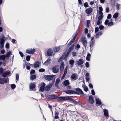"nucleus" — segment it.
Masks as SVG:
<instances>
[{"label":"nucleus","instance_id":"nucleus-1","mask_svg":"<svg viewBox=\"0 0 121 121\" xmlns=\"http://www.w3.org/2000/svg\"><path fill=\"white\" fill-rule=\"evenodd\" d=\"M59 99L62 100H69L72 101L74 103L76 104L77 103V101L71 98L69 96L60 97L59 98Z\"/></svg>","mask_w":121,"mask_h":121},{"label":"nucleus","instance_id":"nucleus-2","mask_svg":"<svg viewBox=\"0 0 121 121\" xmlns=\"http://www.w3.org/2000/svg\"><path fill=\"white\" fill-rule=\"evenodd\" d=\"M5 37L3 35H2L0 38V48H1L4 47V42Z\"/></svg>","mask_w":121,"mask_h":121},{"label":"nucleus","instance_id":"nucleus-3","mask_svg":"<svg viewBox=\"0 0 121 121\" xmlns=\"http://www.w3.org/2000/svg\"><path fill=\"white\" fill-rule=\"evenodd\" d=\"M81 42L85 48H86L87 44V42L85 37H82L81 39Z\"/></svg>","mask_w":121,"mask_h":121},{"label":"nucleus","instance_id":"nucleus-4","mask_svg":"<svg viewBox=\"0 0 121 121\" xmlns=\"http://www.w3.org/2000/svg\"><path fill=\"white\" fill-rule=\"evenodd\" d=\"M59 67L58 65H56L52 68L53 71L55 73H57L59 71Z\"/></svg>","mask_w":121,"mask_h":121},{"label":"nucleus","instance_id":"nucleus-5","mask_svg":"<svg viewBox=\"0 0 121 121\" xmlns=\"http://www.w3.org/2000/svg\"><path fill=\"white\" fill-rule=\"evenodd\" d=\"M54 76L55 75H45L44 76V78L46 80L50 81L53 79Z\"/></svg>","mask_w":121,"mask_h":121},{"label":"nucleus","instance_id":"nucleus-6","mask_svg":"<svg viewBox=\"0 0 121 121\" xmlns=\"http://www.w3.org/2000/svg\"><path fill=\"white\" fill-rule=\"evenodd\" d=\"M55 82V80H53L52 83L48 85H47L45 88V90L46 91H49L50 88L52 87L53 84Z\"/></svg>","mask_w":121,"mask_h":121},{"label":"nucleus","instance_id":"nucleus-7","mask_svg":"<svg viewBox=\"0 0 121 121\" xmlns=\"http://www.w3.org/2000/svg\"><path fill=\"white\" fill-rule=\"evenodd\" d=\"M9 80L8 78H0V84H3L6 83Z\"/></svg>","mask_w":121,"mask_h":121},{"label":"nucleus","instance_id":"nucleus-8","mask_svg":"<svg viewBox=\"0 0 121 121\" xmlns=\"http://www.w3.org/2000/svg\"><path fill=\"white\" fill-rule=\"evenodd\" d=\"M70 52L68 50H67L63 54L62 56L64 57V59L67 60V57Z\"/></svg>","mask_w":121,"mask_h":121},{"label":"nucleus","instance_id":"nucleus-9","mask_svg":"<svg viewBox=\"0 0 121 121\" xmlns=\"http://www.w3.org/2000/svg\"><path fill=\"white\" fill-rule=\"evenodd\" d=\"M59 95H49L48 96V98H50L51 99H55L56 98H59L60 97H59Z\"/></svg>","mask_w":121,"mask_h":121},{"label":"nucleus","instance_id":"nucleus-10","mask_svg":"<svg viewBox=\"0 0 121 121\" xmlns=\"http://www.w3.org/2000/svg\"><path fill=\"white\" fill-rule=\"evenodd\" d=\"M94 102V98L93 96L92 95H90L88 99L89 103L90 104H92Z\"/></svg>","mask_w":121,"mask_h":121},{"label":"nucleus","instance_id":"nucleus-11","mask_svg":"<svg viewBox=\"0 0 121 121\" xmlns=\"http://www.w3.org/2000/svg\"><path fill=\"white\" fill-rule=\"evenodd\" d=\"M76 91H75V92H76L75 94H79V93L83 94V93L82 90L79 88H77L76 89Z\"/></svg>","mask_w":121,"mask_h":121},{"label":"nucleus","instance_id":"nucleus-12","mask_svg":"<svg viewBox=\"0 0 121 121\" xmlns=\"http://www.w3.org/2000/svg\"><path fill=\"white\" fill-rule=\"evenodd\" d=\"M65 92L66 93L69 94H75L76 93L75 91L70 90L66 91H65Z\"/></svg>","mask_w":121,"mask_h":121},{"label":"nucleus","instance_id":"nucleus-13","mask_svg":"<svg viewBox=\"0 0 121 121\" xmlns=\"http://www.w3.org/2000/svg\"><path fill=\"white\" fill-rule=\"evenodd\" d=\"M76 61L77 64L79 65H82L84 63V61L82 58L77 60Z\"/></svg>","mask_w":121,"mask_h":121},{"label":"nucleus","instance_id":"nucleus-14","mask_svg":"<svg viewBox=\"0 0 121 121\" xmlns=\"http://www.w3.org/2000/svg\"><path fill=\"white\" fill-rule=\"evenodd\" d=\"M36 86L33 83H31L29 85V88L31 90H35Z\"/></svg>","mask_w":121,"mask_h":121},{"label":"nucleus","instance_id":"nucleus-15","mask_svg":"<svg viewBox=\"0 0 121 121\" xmlns=\"http://www.w3.org/2000/svg\"><path fill=\"white\" fill-rule=\"evenodd\" d=\"M35 51L34 49H31L27 50L26 51V52L28 53L31 54L34 53Z\"/></svg>","mask_w":121,"mask_h":121},{"label":"nucleus","instance_id":"nucleus-16","mask_svg":"<svg viewBox=\"0 0 121 121\" xmlns=\"http://www.w3.org/2000/svg\"><path fill=\"white\" fill-rule=\"evenodd\" d=\"M103 112L104 114V116L107 119L109 117V115L108 110L105 109H104Z\"/></svg>","mask_w":121,"mask_h":121},{"label":"nucleus","instance_id":"nucleus-17","mask_svg":"<svg viewBox=\"0 0 121 121\" xmlns=\"http://www.w3.org/2000/svg\"><path fill=\"white\" fill-rule=\"evenodd\" d=\"M64 64L63 61H62L61 62L60 65V72L61 73L64 68Z\"/></svg>","mask_w":121,"mask_h":121},{"label":"nucleus","instance_id":"nucleus-18","mask_svg":"<svg viewBox=\"0 0 121 121\" xmlns=\"http://www.w3.org/2000/svg\"><path fill=\"white\" fill-rule=\"evenodd\" d=\"M71 79L73 81L77 79V76L75 74H73L71 76Z\"/></svg>","mask_w":121,"mask_h":121},{"label":"nucleus","instance_id":"nucleus-19","mask_svg":"<svg viewBox=\"0 0 121 121\" xmlns=\"http://www.w3.org/2000/svg\"><path fill=\"white\" fill-rule=\"evenodd\" d=\"M45 85V84L44 83L41 84V86L40 87V90L41 92H43L44 91Z\"/></svg>","mask_w":121,"mask_h":121},{"label":"nucleus","instance_id":"nucleus-20","mask_svg":"<svg viewBox=\"0 0 121 121\" xmlns=\"http://www.w3.org/2000/svg\"><path fill=\"white\" fill-rule=\"evenodd\" d=\"M53 53V51L51 49H48L47 51V55L49 56H51Z\"/></svg>","mask_w":121,"mask_h":121},{"label":"nucleus","instance_id":"nucleus-21","mask_svg":"<svg viewBox=\"0 0 121 121\" xmlns=\"http://www.w3.org/2000/svg\"><path fill=\"white\" fill-rule=\"evenodd\" d=\"M10 73V72L9 71H5L3 73L2 76L4 77H5L8 75Z\"/></svg>","mask_w":121,"mask_h":121},{"label":"nucleus","instance_id":"nucleus-22","mask_svg":"<svg viewBox=\"0 0 121 121\" xmlns=\"http://www.w3.org/2000/svg\"><path fill=\"white\" fill-rule=\"evenodd\" d=\"M70 84V83L68 80H66L63 82V85L65 86L69 85Z\"/></svg>","mask_w":121,"mask_h":121},{"label":"nucleus","instance_id":"nucleus-23","mask_svg":"<svg viewBox=\"0 0 121 121\" xmlns=\"http://www.w3.org/2000/svg\"><path fill=\"white\" fill-rule=\"evenodd\" d=\"M92 11V9L90 7L87 9L86 10V13L87 14H89L91 13Z\"/></svg>","mask_w":121,"mask_h":121},{"label":"nucleus","instance_id":"nucleus-24","mask_svg":"<svg viewBox=\"0 0 121 121\" xmlns=\"http://www.w3.org/2000/svg\"><path fill=\"white\" fill-rule=\"evenodd\" d=\"M55 117H54L55 119H57L59 118V117L58 115L59 114V112L57 111H56L55 112Z\"/></svg>","mask_w":121,"mask_h":121},{"label":"nucleus","instance_id":"nucleus-25","mask_svg":"<svg viewBox=\"0 0 121 121\" xmlns=\"http://www.w3.org/2000/svg\"><path fill=\"white\" fill-rule=\"evenodd\" d=\"M12 52L11 51H9L7 53L5 56L7 58L9 59V58L10 57V55H12Z\"/></svg>","mask_w":121,"mask_h":121},{"label":"nucleus","instance_id":"nucleus-26","mask_svg":"<svg viewBox=\"0 0 121 121\" xmlns=\"http://www.w3.org/2000/svg\"><path fill=\"white\" fill-rule=\"evenodd\" d=\"M51 60L50 58H48L45 62L44 64L46 65H48L50 63Z\"/></svg>","mask_w":121,"mask_h":121},{"label":"nucleus","instance_id":"nucleus-27","mask_svg":"<svg viewBox=\"0 0 121 121\" xmlns=\"http://www.w3.org/2000/svg\"><path fill=\"white\" fill-rule=\"evenodd\" d=\"M96 102L97 104L101 105V102L100 99L99 98L96 99Z\"/></svg>","mask_w":121,"mask_h":121},{"label":"nucleus","instance_id":"nucleus-28","mask_svg":"<svg viewBox=\"0 0 121 121\" xmlns=\"http://www.w3.org/2000/svg\"><path fill=\"white\" fill-rule=\"evenodd\" d=\"M89 74L88 73H87L85 75L86 77L85 79L86 82H88L90 80V78L89 77Z\"/></svg>","mask_w":121,"mask_h":121},{"label":"nucleus","instance_id":"nucleus-29","mask_svg":"<svg viewBox=\"0 0 121 121\" xmlns=\"http://www.w3.org/2000/svg\"><path fill=\"white\" fill-rule=\"evenodd\" d=\"M102 34V32H99L96 33L95 35V37L97 38H99V36H101Z\"/></svg>","mask_w":121,"mask_h":121},{"label":"nucleus","instance_id":"nucleus-30","mask_svg":"<svg viewBox=\"0 0 121 121\" xmlns=\"http://www.w3.org/2000/svg\"><path fill=\"white\" fill-rule=\"evenodd\" d=\"M60 80V79L58 78L56 80L55 83L56 86L57 87L58 86V84Z\"/></svg>","mask_w":121,"mask_h":121},{"label":"nucleus","instance_id":"nucleus-31","mask_svg":"<svg viewBox=\"0 0 121 121\" xmlns=\"http://www.w3.org/2000/svg\"><path fill=\"white\" fill-rule=\"evenodd\" d=\"M60 48L59 47H56L54 49V51L55 52H57L60 50Z\"/></svg>","mask_w":121,"mask_h":121},{"label":"nucleus","instance_id":"nucleus-32","mask_svg":"<svg viewBox=\"0 0 121 121\" xmlns=\"http://www.w3.org/2000/svg\"><path fill=\"white\" fill-rule=\"evenodd\" d=\"M6 57L5 55H3L0 56V60H2L3 61L5 60V59Z\"/></svg>","mask_w":121,"mask_h":121},{"label":"nucleus","instance_id":"nucleus-33","mask_svg":"<svg viewBox=\"0 0 121 121\" xmlns=\"http://www.w3.org/2000/svg\"><path fill=\"white\" fill-rule=\"evenodd\" d=\"M74 60L73 59L70 60H69V63L71 65V67L73 66V65L74 64Z\"/></svg>","mask_w":121,"mask_h":121},{"label":"nucleus","instance_id":"nucleus-34","mask_svg":"<svg viewBox=\"0 0 121 121\" xmlns=\"http://www.w3.org/2000/svg\"><path fill=\"white\" fill-rule=\"evenodd\" d=\"M118 14L117 13H115L113 16V17L115 19V21L116 20V19L118 16Z\"/></svg>","mask_w":121,"mask_h":121},{"label":"nucleus","instance_id":"nucleus-35","mask_svg":"<svg viewBox=\"0 0 121 121\" xmlns=\"http://www.w3.org/2000/svg\"><path fill=\"white\" fill-rule=\"evenodd\" d=\"M36 78V76L35 75H31L30 77V79L31 80H33L35 79Z\"/></svg>","mask_w":121,"mask_h":121},{"label":"nucleus","instance_id":"nucleus-36","mask_svg":"<svg viewBox=\"0 0 121 121\" xmlns=\"http://www.w3.org/2000/svg\"><path fill=\"white\" fill-rule=\"evenodd\" d=\"M91 56L90 54L88 53L86 57V60L88 61H89L90 60V58Z\"/></svg>","mask_w":121,"mask_h":121},{"label":"nucleus","instance_id":"nucleus-37","mask_svg":"<svg viewBox=\"0 0 121 121\" xmlns=\"http://www.w3.org/2000/svg\"><path fill=\"white\" fill-rule=\"evenodd\" d=\"M74 46V44H73L71 47L69 48L68 50L70 52H71V51L72 50Z\"/></svg>","mask_w":121,"mask_h":121},{"label":"nucleus","instance_id":"nucleus-38","mask_svg":"<svg viewBox=\"0 0 121 121\" xmlns=\"http://www.w3.org/2000/svg\"><path fill=\"white\" fill-rule=\"evenodd\" d=\"M94 41H91V42H90V47H93V46L94 44Z\"/></svg>","mask_w":121,"mask_h":121},{"label":"nucleus","instance_id":"nucleus-39","mask_svg":"<svg viewBox=\"0 0 121 121\" xmlns=\"http://www.w3.org/2000/svg\"><path fill=\"white\" fill-rule=\"evenodd\" d=\"M114 24V23L112 22H109L108 25V26L110 27L113 25Z\"/></svg>","mask_w":121,"mask_h":121},{"label":"nucleus","instance_id":"nucleus-40","mask_svg":"<svg viewBox=\"0 0 121 121\" xmlns=\"http://www.w3.org/2000/svg\"><path fill=\"white\" fill-rule=\"evenodd\" d=\"M68 69V66H66V67L64 70V74L66 75L67 73V70Z\"/></svg>","mask_w":121,"mask_h":121},{"label":"nucleus","instance_id":"nucleus-41","mask_svg":"<svg viewBox=\"0 0 121 121\" xmlns=\"http://www.w3.org/2000/svg\"><path fill=\"white\" fill-rule=\"evenodd\" d=\"M97 24V25H100L102 23V22L101 20H98L96 21Z\"/></svg>","mask_w":121,"mask_h":121},{"label":"nucleus","instance_id":"nucleus-42","mask_svg":"<svg viewBox=\"0 0 121 121\" xmlns=\"http://www.w3.org/2000/svg\"><path fill=\"white\" fill-rule=\"evenodd\" d=\"M77 52H75L73 51L72 52V55L73 57H75L76 56Z\"/></svg>","mask_w":121,"mask_h":121},{"label":"nucleus","instance_id":"nucleus-43","mask_svg":"<svg viewBox=\"0 0 121 121\" xmlns=\"http://www.w3.org/2000/svg\"><path fill=\"white\" fill-rule=\"evenodd\" d=\"M34 67L35 68L38 67V62H36L35 63L34 65Z\"/></svg>","mask_w":121,"mask_h":121},{"label":"nucleus","instance_id":"nucleus-44","mask_svg":"<svg viewBox=\"0 0 121 121\" xmlns=\"http://www.w3.org/2000/svg\"><path fill=\"white\" fill-rule=\"evenodd\" d=\"M103 17V15H100L98 18V19L101 20Z\"/></svg>","mask_w":121,"mask_h":121},{"label":"nucleus","instance_id":"nucleus-45","mask_svg":"<svg viewBox=\"0 0 121 121\" xmlns=\"http://www.w3.org/2000/svg\"><path fill=\"white\" fill-rule=\"evenodd\" d=\"M84 91L86 92L88 91V88L87 86H85L84 87Z\"/></svg>","mask_w":121,"mask_h":121},{"label":"nucleus","instance_id":"nucleus-46","mask_svg":"<svg viewBox=\"0 0 121 121\" xmlns=\"http://www.w3.org/2000/svg\"><path fill=\"white\" fill-rule=\"evenodd\" d=\"M84 6L85 7H89L88 4L87 2H85L84 4Z\"/></svg>","mask_w":121,"mask_h":121},{"label":"nucleus","instance_id":"nucleus-47","mask_svg":"<svg viewBox=\"0 0 121 121\" xmlns=\"http://www.w3.org/2000/svg\"><path fill=\"white\" fill-rule=\"evenodd\" d=\"M63 59H64V57L62 56L58 60L59 62H60Z\"/></svg>","mask_w":121,"mask_h":121},{"label":"nucleus","instance_id":"nucleus-48","mask_svg":"<svg viewBox=\"0 0 121 121\" xmlns=\"http://www.w3.org/2000/svg\"><path fill=\"white\" fill-rule=\"evenodd\" d=\"M35 72V70H31L30 72V73L31 74H33Z\"/></svg>","mask_w":121,"mask_h":121},{"label":"nucleus","instance_id":"nucleus-49","mask_svg":"<svg viewBox=\"0 0 121 121\" xmlns=\"http://www.w3.org/2000/svg\"><path fill=\"white\" fill-rule=\"evenodd\" d=\"M30 56H27L26 57V59L27 61H29L30 60Z\"/></svg>","mask_w":121,"mask_h":121},{"label":"nucleus","instance_id":"nucleus-50","mask_svg":"<svg viewBox=\"0 0 121 121\" xmlns=\"http://www.w3.org/2000/svg\"><path fill=\"white\" fill-rule=\"evenodd\" d=\"M109 20L108 19H106L105 21L104 24H105L107 25H108V23H109Z\"/></svg>","mask_w":121,"mask_h":121},{"label":"nucleus","instance_id":"nucleus-51","mask_svg":"<svg viewBox=\"0 0 121 121\" xmlns=\"http://www.w3.org/2000/svg\"><path fill=\"white\" fill-rule=\"evenodd\" d=\"M85 66L86 67L88 68L89 67V64L88 62H86L85 63Z\"/></svg>","mask_w":121,"mask_h":121},{"label":"nucleus","instance_id":"nucleus-52","mask_svg":"<svg viewBox=\"0 0 121 121\" xmlns=\"http://www.w3.org/2000/svg\"><path fill=\"white\" fill-rule=\"evenodd\" d=\"M99 28L98 27H96L95 29V33L97 32L99 30Z\"/></svg>","mask_w":121,"mask_h":121},{"label":"nucleus","instance_id":"nucleus-53","mask_svg":"<svg viewBox=\"0 0 121 121\" xmlns=\"http://www.w3.org/2000/svg\"><path fill=\"white\" fill-rule=\"evenodd\" d=\"M3 69L1 67L0 68V73L1 74H2L3 73Z\"/></svg>","mask_w":121,"mask_h":121},{"label":"nucleus","instance_id":"nucleus-54","mask_svg":"<svg viewBox=\"0 0 121 121\" xmlns=\"http://www.w3.org/2000/svg\"><path fill=\"white\" fill-rule=\"evenodd\" d=\"M75 47L77 49H78L80 48V46L79 44H77V45H76Z\"/></svg>","mask_w":121,"mask_h":121},{"label":"nucleus","instance_id":"nucleus-55","mask_svg":"<svg viewBox=\"0 0 121 121\" xmlns=\"http://www.w3.org/2000/svg\"><path fill=\"white\" fill-rule=\"evenodd\" d=\"M39 71L40 72H43L45 71V69H44L41 68L39 70Z\"/></svg>","mask_w":121,"mask_h":121},{"label":"nucleus","instance_id":"nucleus-56","mask_svg":"<svg viewBox=\"0 0 121 121\" xmlns=\"http://www.w3.org/2000/svg\"><path fill=\"white\" fill-rule=\"evenodd\" d=\"M116 8L118 9H119L120 4L117 3V4L116 5Z\"/></svg>","mask_w":121,"mask_h":121},{"label":"nucleus","instance_id":"nucleus-57","mask_svg":"<svg viewBox=\"0 0 121 121\" xmlns=\"http://www.w3.org/2000/svg\"><path fill=\"white\" fill-rule=\"evenodd\" d=\"M111 17V14H109L107 16V18L108 19H110Z\"/></svg>","mask_w":121,"mask_h":121},{"label":"nucleus","instance_id":"nucleus-58","mask_svg":"<svg viewBox=\"0 0 121 121\" xmlns=\"http://www.w3.org/2000/svg\"><path fill=\"white\" fill-rule=\"evenodd\" d=\"M89 86L90 88H91V89H92L93 88V86L92 84L91 83H90L89 84Z\"/></svg>","mask_w":121,"mask_h":121},{"label":"nucleus","instance_id":"nucleus-59","mask_svg":"<svg viewBox=\"0 0 121 121\" xmlns=\"http://www.w3.org/2000/svg\"><path fill=\"white\" fill-rule=\"evenodd\" d=\"M11 87L12 89H14L15 88V85L14 84H12L11 85Z\"/></svg>","mask_w":121,"mask_h":121},{"label":"nucleus","instance_id":"nucleus-60","mask_svg":"<svg viewBox=\"0 0 121 121\" xmlns=\"http://www.w3.org/2000/svg\"><path fill=\"white\" fill-rule=\"evenodd\" d=\"M104 28V27L102 25H100L99 26V28L100 30H102Z\"/></svg>","mask_w":121,"mask_h":121},{"label":"nucleus","instance_id":"nucleus-61","mask_svg":"<svg viewBox=\"0 0 121 121\" xmlns=\"http://www.w3.org/2000/svg\"><path fill=\"white\" fill-rule=\"evenodd\" d=\"M19 78V75L18 74H17L16 75V79L17 81L18 80Z\"/></svg>","mask_w":121,"mask_h":121},{"label":"nucleus","instance_id":"nucleus-62","mask_svg":"<svg viewBox=\"0 0 121 121\" xmlns=\"http://www.w3.org/2000/svg\"><path fill=\"white\" fill-rule=\"evenodd\" d=\"M99 14L100 15H103V13L102 12V11H98Z\"/></svg>","mask_w":121,"mask_h":121},{"label":"nucleus","instance_id":"nucleus-63","mask_svg":"<svg viewBox=\"0 0 121 121\" xmlns=\"http://www.w3.org/2000/svg\"><path fill=\"white\" fill-rule=\"evenodd\" d=\"M91 93L93 95H94L95 94V92L93 89H92L91 90Z\"/></svg>","mask_w":121,"mask_h":121},{"label":"nucleus","instance_id":"nucleus-64","mask_svg":"<svg viewBox=\"0 0 121 121\" xmlns=\"http://www.w3.org/2000/svg\"><path fill=\"white\" fill-rule=\"evenodd\" d=\"M6 48L8 49L9 47V44L8 43H7L6 45Z\"/></svg>","mask_w":121,"mask_h":121}]
</instances>
